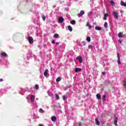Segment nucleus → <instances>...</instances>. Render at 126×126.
I'll list each match as a JSON object with an SVG mask.
<instances>
[{
	"label": "nucleus",
	"instance_id": "nucleus-3",
	"mask_svg": "<svg viewBox=\"0 0 126 126\" xmlns=\"http://www.w3.org/2000/svg\"><path fill=\"white\" fill-rule=\"evenodd\" d=\"M113 15H114V18L115 19H118L119 18V15H118V13L116 11H114L113 12Z\"/></svg>",
	"mask_w": 126,
	"mask_h": 126
},
{
	"label": "nucleus",
	"instance_id": "nucleus-6",
	"mask_svg": "<svg viewBox=\"0 0 126 126\" xmlns=\"http://www.w3.org/2000/svg\"><path fill=\"white\" fill-rule=\"evenodd\" d=\"M85 12L83 10H81L79 13L78 14V17H81V16H82L84 14Z\"/></svg>",
	"mask_w": 126,
	"mask_h": 126
},
{
	"label": "nucleus",
	"instance_id": "nucleus-19",
	"mask_svg": "<svg viewBox=\"0 0 126 126\" xmlns=\"http://www.w3.org/2000/svg\"><path fill=\"white\" fill-rule=\"evenodd\" d=\"M118 37L119 38H123V37H124V35H123L122 32H119L118 34Z\"/></svg>",
	"mask_w": 126,
	"mask_h": 126
},
{
	"label": "nucleus",
	"instance_id": "nucleus-22",
	"mask_svg": "<svg viewBox=\"0 0 126 126\" xmlns=\"http://www.w3.org/2000/svg\"><path fill=\"white\" fill-rule=\"evenodd\" d=\"M68 29L70 31V32H72V27H71V26H69L68 27Z\"/></svg>",
	"mask_w": 126,
	"mask_h": 126
},
{
	"label": "nucleus",
	"instance_id": "nucleus-5",
	"mask_svg": "<svg viewBox=\"0 0 126 126\" xmlns=\"http://www.w3.org/2000/svg\"><path fill=\"white\" fill-rule=\"evenodd\" d=\"M77 59L78 60L80 63H82L83 62V60H82V57L81 56H78L77 57Z\"/></svg>",
	"mask_w": 126,
	"mask_h": 126
},
{
	"label": "nucleus",
	"instance_id": "nucleus-23",
	"mask_svg": "<svg viewBox=\"0 0 126 126\" xmlns=\"http://www.w3.org/2000/svg\"><path fill=\"white\" fill-rule=\"evenodd\" d=\"M61 80H62V77H58V78L56 79L57 82H60V81H61Z\"/></svg>",
	"mask_w": 126,
	"mask_h": 126
},
{
	"label": "nucleus",
	"instance_id": "nucleus-15",
	"mask_svg": "<svg viewBox=\"0 0 126 126\" xmlns=\"http://www.w3.org/2000/svg\"><path fill=\"white\" fill-rule=\"evenodd\" d=\"M34 100H35V96L34 95H31V102H34Z\"/></svg>",
	"mask_w": 126,
	"mask_h": 126
},
{
	"label": "nucleus",
	"instance_id": "nucleus-21",
	"mask_svg": "<svg viewBox=\"0 0 126 126\" xmlns=\"http://www.w3.org/2000/svg\"><path fill=\"white\" fill-rule=\"evenodd\" d=\"M102 100L103 102H105L106 101V95H103L102 97Z\"/></svg>",
	"mask_w": 126,
	"mask_h": 126
},
{
	"label": "nucleus",
	"instance_id": "nucleus-44",
	"mask_svg": "<svg viewBox=\"0 0 126 126\" xmlns=\"http://www.w3.org/2000/svg\"><path fill=\"white\" fill-rule=\"evenodd\" d=\"M103 13H105V11H103Z\"/></svg>",
	"mask_w": 126,
	"mask_h": 126
},
{
	"label": "nucleus",
	"instance_id": "nucleus-8",
	"mask_svg": "<svg viewBox=\"0 0 126 126\" xmlns=\"http://www.w3.org/2000/svg\"><path fill=\"white\" fill-rule=\"evenodd\" d=\"M51 121L52 122H56L57 121V117L55 116H53L51 117Z\"/></svg>",
	"mask_w": 126,
	"mask_h": 126
},
{
	"label": "nucleus",
	"instance_id": "nucleus-37",
	"mask_svg": "<svg viewBox=\"0 0 126 126\" xmlns=\"http://www.w3.org/2000/svg\"><path fill=\"white\" fill-rule=\"evenodd\" d=\"M101 74H102V75H105V74H106V73H105V72H102Z\"/></svg>",
	"mask_w": 126,
	"mask_h": 126
},
{
	"label": "nucleus",
	"instance_id": "nucleus-35",
	"mask_svg": "<svg viewBox=\"0 0 126 126\" xmlns=\"http://www.w3.org/2000/svg\"><path fill=\"white\" fill-rule=\"evenodd\" d=\"M103 19H104V20H107V17L104 16Z\"/></svg>",
	"mask_w": 126,
	"mask_h": 126
},
{
	"label": "nucleus",
	"instance_id": "nucleus-26",
	"mask_svg": "<svg viewBox=\"0 0 126 126\" xmlns=\"http://www.w3.org/2000/svg\"><path fill=\"white\" fill-rule=\"evenodd\" d=\"M71 24H72V25H74V24H75V21L74 20H72L70 22Z\"/></svg>",
	"mask_w": 126,
	"mask_h": 126
},
{
	"label": "nucleus",
	"instance_id": "nucleus-11",
	"mask_svg": "<svg viewBox=\"0 0 126 126\" xmlns=\"http://www.w3.org/2000/svg\"><path fill=\"white\" fill-rule=\"evenodd\" d=\"M48 72H49V70H48V69H46L44 72V76H47L48 75Z\"/></svg>",
	"mask_w": 126,
	"mask_h": 126
},
{
	"label": "nucleus",
	"instance_id": "nucleus-1",
	"mask_svg": "<svg viewBox=\"0 0 126 126\" xmlns=\"http://www.w3.org/2000/svg\"><path fill=\"white\" fill-rule=\"evenodd\" d=\"M28 41L30 44H33V43H34V41H33V37H32V36H29L28 37Z\"/></svg>",
	"mask_w": 126,
	"mask_h": 126
},
{
	"label": "nucleus",
	"instance_id": "nucleus-34",
	"mask_svg": "<svg viewBox=\"0 0 126 126\" xmlns=\"http://www.w3.org/2000/svg\"><path fill=\"white\" fill-rule=\"evenodd\" d=\"M51 42H52V44H55V40H52L51 41Z\"/></svg>",
	"mask_w": 126,
	"mask_h": 126
},
{
	"label": "nucleus",
	"instance_id": "nucleus-39",
	"mask_svg": "<svg viewBox=\"0 0 126 126\" xmlns=\"http://www.w3.org/2000/svg\"><path fill=\"white\" fill-rule=\"evenodd\" d=\"M119 42L120 44H122V40H119Z\"/></svg>",
	"mask_w": 126,
	"mask_h": 126
},
{
	"label": "nucleus",
	"instance_id": "nucleus-25",
	"mask_svg": "<svg viewBox=\"0 0 126 126\" xmlns=\"http://www.w3.org/2000/svg\"><path fill=\"white\" fill-rule=\"evenodd\" d=\"M53 37H54V38H59V34L58 33H55Z\"/></svg>",
	"mask_w": 126,
	"mask_h": 126
},
{
	"label": "nucleus",
	"instance_id": "nucleus-16",
	"mask_svg": "<svg viewBox=\"0 0 126 126\" xmlns=\"http://www.w3.org/2000/svg\"><path fill=\"white\" fill-rule=\"evenodd\" d=\"M1 56L2 57H7V54H6V53L5 52H3V53H1Z\"/></svg>",
	"mask_w": 126,
	"mask_h": 126
},
{
	"label": "nucleus",
	"instance_id": "nucleus-32",
	"mask_svg": "<svg viewBox=\"0 0 126 126\" xmlns=\"http://www.w3.org/2000/svg\"><path fill=\"white\" fill-rule=\"evenodd\" d=\"M104 16L105 17H108L109 16V14L108 13H105Z\"/></svg>",
	"mask_w": 126,
	"mask_h": 126
},
{
	"label": "nucleus",
	"instance_id": "nucleus-38",
	"mask_svg": "<svg viewBox=\"0 0 126 126\" xmlns=\"http://www.w3.org/2000/svg\"><path fill=\"white\" fill-rule=\"evenodd\" d=\"M124 86H126V81H124Z\"/></svg>",
	"mask_w": 126,
	"mask_h": 126
},
{
	"label": "nucleus",
	"instance_id": "nucleus-42",
	"mask_svg": "<svg viewBox=\"0 0 126 126\" xmlns=\"http://www.w3.org/2000/svg\"><path fill=\"white\" fill-rule=\"evenodd\" d=\"M56 45H57L58 46V45H59V42H56Z\"/></svg>",
	"mask_w": 126,
	"mask_h": 126
},
{
	"label": "nucleus",
	"instance_id": "nucleus-31",
	"mask_svg": "<svg viewBox=\"0 0 126 126\" xmlns=\"http://www.w3.org/2000/svg\"><path fill=\"white\" fill-rule=\"evenodd\" d=\"M110 3L111 5H114V4H115V2H114V1H111Z\"/></svg>",
	"mask_w": 126,
	"mask_h": 126
},
{
	"label": "nucleus",
	"instance_id": "nucleus-7",
	"mask_svg": "<svg viewBox=\"0 0 126 126\" xmlns=\"http://www.w3.org/2000/svg\"><path fill=\"white\" fill-rule=\"evenodd\" d=\"M95 125H96V126H100V121H99V120H98V118H95Z\"/></svg>",
	"mask_w": 126,
	"mask_h": 126
},
{
	"label": "nucleus",
	"instance_id": "nucleus-30",
	"mask_svg": "<svg viewBox=\"0 0 126 126\" xmlns=\"http://www.w3.org/2000/svg\"><path fill=\"white\" fill-rule=\"evenodd\" d=\"M66 99V97H65V95H63V101H65V99Z\"/></svg>",
	"mask_w": 126,
	"mask_h": 126
},
{
	"label": "nucleus",
	"instance_id": "nucleus-36",
	"mask_svg": "<svg viewBox=\"0 0 126 126\" xmlns=\"http://www.w3.org/2000/svg\"><path fill=\"white\" fill-rule=\"evenodd\" d=\"M82 43H83L84 46H85V45H86V43L85 42V41H83Z\"/></svg>",
	"mask_w": 126,
	"mask_h": 126
},
{
	"label": "nucleus",
	"instance_id": "nucleus-13",
	"mask_svg": "<svg viewBox=\"0 0 126 126\" xmlns=\"http://www.w3.org/2000/svg\"><path fill=\"white\" fill-rule=\"evenodd\" d=\"M96 99H97V100H100L101 99V95H100V94H96Z\"/></svg>",
	"mask_w": 126,
	"mask_h": 126
},
{
	"label": "nucleus",
	"instance_id": "nucleus-17",
	"mask_svg": "<svg viewBox=\"0 0 126 126\" xmlns=\"http://www.w3.org/2000/svg\"><path fill=\"white\" fill-rule=\"evenodd\" d=\"M55 96L57 100H60V96H59V94H55Z\"/></svg>",
	"mask_w": 126,
	"mask_h": 126
},
{
	"label": "nucleus",
	"instance_id": "nucleus-18",
	"mask_svg": "<svg viewBox=\"0 0 126 126\" xmlns=\"http://www.w3.org/2000/svg\"><path fill=\"white\" fill-rule=\"evenodd\" d=\"M121 5H122V6H126V3L123 1H121Z\"/></svg>",
	"mask_w": 126,
	"mask_h": 126
},
{
	"label": "nucleus",
	"instance_id": "nucleus-43",
	"mask_svg": "<svg viewBox=\"0 0 126 126\" xmlns=\"http://www.w3.org/2000/svg\"><path fill=\"white\" fill-rule=\"evenodd\" d=\"M66 88H69V87H67Z\"/></svg>",
	"mask_w": 126,
	"mask_h": 126
},
{
	"label": "nucleus",
	"instance_id": "nucleus-40",
	"mask_svg": "<svg viewBox=\"0 0 126 126\" xmlns=\"http://www.w3.org/2000/svg\"><path fill=\"white\" fill-rule=\"evenodd\" d=\"M3 81V80L2 79H0V82H2Z\"/></svg>",
	"mask_w": 126,
	"mask_h": 126
},
{
	"label": "nucleus",
	"instance_id": "nucleus-9",
	"mask_svg": "<svg viewBox=\"0 0 126 126\" xmlns=\"http://www.w3.org/2000/svg\"><path fill=\"white\" fill-rule=\"evenodd\" d=\"M118 117H116L115 118V120L114 122L115 126H118Z\"/></svg>",
	"mask_w": 126,
	"mask_h": 126
},
{
	"label": "nucleus",
	"instance_id": "nucleus-29",
	"mask_svg": "<svg viewBox=\"0 0 126 126\" xmlns=\"http://www.w3.org/2000/svg\"><path fill=\"white\" fill-rule=\"evenodd\" d=\"M42 17L43 20L44 21H45V20H46V16L43 15Z\"/></svg>",
	"mask_w": 126,
	"mask_h": 126
},
{
	"label": "nucleus",
	"instance_id": "nucleus-24",
	"mask_svg": "<svg viewBox=\"0 0 126 126\" xmlns=\"http://www.w3.org/2000/svg\"><path fill=\"white\" fill-rule=\"evenodd\" d=\"M87 41H88V42H91V38H90V36H88L87 37Z\"/></svg>",
	"mask_w": 126,
	"mask_h": 126
},
{
	"label": "nucleus",
	"instance_id": "nucleus-28",
	"mask_svg": "<svg viewBox=\"0 0 126 126\" xmlns=\"http://www.w3.org/2000/svg\"><path fill=\"white\" fill-rule=\"evenodd\" d=\"M35 89L37 90L38 89H39V85H35Z\"/></svg>",
	"mask_w": 126,
	"mask_h": 126
},
{
	"label": "nucleus",
	"instance_id": "nucleus-4",
	"mask_svg": "<svg viewBox=\"0 0 126 126\" xmlns=\"http://www.w3.org/2000/svg\"><path fill=\"white\" fill-rule=\"evenodd\" d=\"M63 21H64V19H63V17H60L59 18V20H58L59 23H63Z\"/></svg>",
	"mask_w": 126,
	"mask_h": 126
},
{
	"label": "nucleus",
	"instance_id": "nucleus-12",
	"mask_svg": "<svg viewBox=\"0 0 126 126\" xmlns=\"http://www.w3.org/2000/svg\"><path fill=\"white\" fill-rule=\"evenodd\" d=\"M95 30L100 31L102 30V28L98 27V26H96V27H95Z\"/></svg>",
	"mask_w": 126,
	"mask_h": 126
},
{
	"label": "nucleus",
	"instance_id": "nucleus-10",
	"mask_svg": "<svg viewBox=\"0 0 126 126\" xmlns=\"http://www.w3.org/2000/svg\"><path fill=\"white\" fill-rule=\"evenodd\" d=\"M81 70H82V69L81 68H76L75 69V72H78L79 71H81Z\"/></svg>",
	"mask_w": 126,
	"mask_h": 126
},
{
	"label": "nucleus",
	"instance_id": "nucleus-27",
	"mask_svg": "<svg viewBox=\"0 0 126 126\" xmlns=\"http://www.w3.org/2000/svg\"><path fill=\"white\" fill-rule=\"evenodd\" d=\"M104 26L105 28H107V27H108V23L105 22Z\"/></svg>",
	"mask_w": 126,
	"mask_h": 126
},
{
	"label": "nucleus",
	"instance_id": "nucleus-2",
	"mask_svg": "<svg viewBox=\"0 0 126 126\" xmlns=\"http://www.w3.org/2000/svg\"><path fill=\"white\" fill-rule=\"evenodd\" d=\"M117 58H118L117 63L118 64H121L122 62H121V58L120 57L119 53H117Z\"/></svg>",
	"mask_w": 126,
	"mask_h": 126
},
{
	"label": "nucleus",
	"instance_id": "nucleus-41",
	"mask_svg": "<svg viewBox=\"0 0 126 126\" xmlns=\"http://www.w3.org/2000/svg\"><path fill=\"white\" fill-rule=\"evenodd\" d=\"M38 126H44L43 124H39Z\"/></svg>",
	"mask_w": 126,
	"mask_h": 126
},
{
	"label": "nucleus",
	"instance_id": "nucleus-14",
	"mask_svg": "<svg viewBox=\"0 0 126 126\" xmlns=\"http://www.w3.org/2000/svg\"><path fill=\"white\" fill-rule=\"evenodd\" d=\"M86 26H87V27H89L90 29H91V28H92V26L90 25V23H89V22L87 23Z\"/></svg>",
	"mask_w": 126,
	"mask_h": 126
},
{
	"label": "nucleus",
	"instance_id": "nucleus-20",
	"mask_svg": "<svg viewBox=\"0 0 126 126\" xmlns=\"http://www.w3.org/2000/svg\"><path fill=\"white\" fill-rule=\"evenodd\" d=\"M39 113H41V114H44V113H45V111H44L42 108L39 109Z\"/></svg>",
	"mask_w": 126,
	"mask_h": 126
},
{
	"label": "nucleus",
	"instance_id": "nucleus-33",
	"mask_svg": "<svg viewBox=\"0 0 126 126\" xmlns=\"http://www.w3.org/2000/svg\"><path fill=\"white\" fill-rule=\"evenodd\" d=\"M92 48H93V47L92 46V45H89L88 46V49H92Z\"/></svg>",
	"mask_w": 126,
	"mask_h": 126
}]
</instances>
